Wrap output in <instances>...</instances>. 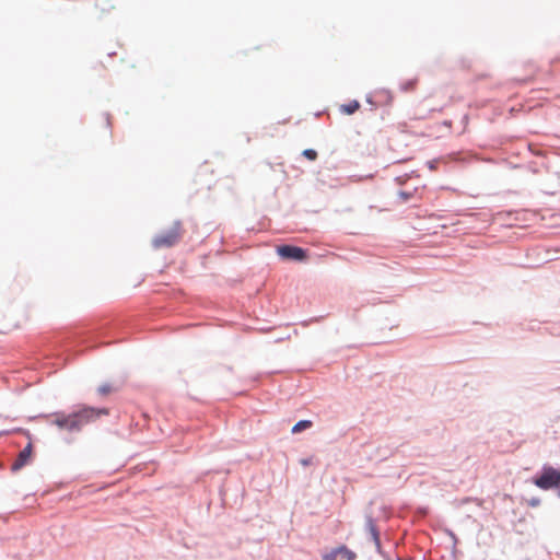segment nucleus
<instances>
[{
  "mask_svg": "<svg viewBox=\"0 0 560 560\" xmlns=\"http://www.w3.org/2000/svg\"><path fill=\"white\" fill-rule=\"evenodd\" d=\"M559 497H560V490H559Z\"/></svg>",
  "mask_w": 560,
  "mask_h": 560,
  "instance_id": "15",
  "label": "nucleus"
},
{
  "mask_svg": "<svg viewBox=\"0 0 560 560\" xmlns=\"http://www.w3.org/2000/svg\"><path fill=\"white\" fill-rule=\"evenodd\" d=\"M372 534H373L374 540L378 544L380 542L378 533L373 526H372Z\"/></svg>",
  "mask_w": 560,
  "mask_h": 560,
  "instance_id": "14",
  "label": "nucleus"
},
{
  "mask_svg": "<svg viewBox=\"0 0 560 560\" xmlns=\"http://www.w3.org/2000/svg\"><path fill=\"white\" fill-rule=\"evenodd\" d=\"M312 421L310 420H301L298 423H295L292 428V433H299L303 430H306L312 427Z\"/></svg>",
  "mask_w": 560,
  "mask_h": 560,
  "instance_id": "8",
  "label": "nucleus"
},
{
  "mask_svg": "<svg viewBox=\"0 0 560 560\" xmlns=\"http://www.w3.org/2000/svg\"><path fill=\"white\" fill-rule=\"evenodd\" d=\"M115 389H116V388H114L112 385H109V384H104V385H101V386L98 387V389H97V390H98V393H100L101 395H108V394H110L112 392H114Z\"/></svg>",
  "mask_w": 560,
  "mask_h": 560,
  "instance_id": "10",
  "label": "nucleus"
},
{
  "mask_svg": "<svg viewBox=\"0 0 560 560\" xmlns=\"http://www.w3.org/2000/svg\"><path fill=\"white\" fill-rule=\"evenodd\" d=\"M33 454V445L28 443L18 455L16 459L11 466L12 471H19L25 465H27L32 459Z\"/></svg>",
  "mask_w": 560,
  "mask_h": 560,
  "instance_id": "6",
  "label": "nucleus"
},
{
  "mask_svg": "<svg viewBox=\"0 0 560 560\" xmlns=\"http://www.w3.org/2000/svg\"><path fill=\"white\" fill-rule=\"evenodd\" d=\"M359 107H360L359 102L352 101L349 104L342 105V110L346 114L351 115V114L355 113L359 109Z\"/></svg>",
  "mask_w": 560,
  "mask_h": 560,
  "instance_id": "9",
  "label": "nucleus"
},
{
  "mask_svg": "<svg viewBox=\"0 0 560 560\" xmlns=\"http://www.w3.org/2000/svg\"><path fill=\"white\" fill-rule=\"evenodd\" d=\"M338 556L339 553L337 552V548H335L329 553L324 555L323 560H336Z\"/></svg>",
  "mask_w": 560,
  "mask_h": 560,
  "instance_id": "12",
  "label": "nucleus"
},
{
  "mask_svg": "<svg viewBox=\"0 0 560 560\" xmlns=\"http://www.w3.org/2000/svg\"><path fill=\"white\" fill-rule=\"evenodd\" d=\"M416 83H417L416 81H408V82L402 84V90H405V91H412L416 88Z\"/></svg>",
  "mask_w": 560,
  "mask_h": 560,
  "instance_id": "13",
  "label": "nucleus"
},
{
  "mask_svg": "<svg viewBox=\"0 0 560 560\" xmlns=\"http://www.w3.org/2000/svg\"><path fill=\"white\" fill-rule=\"evenodd\" d=\"M75 422L78 425V431H80L84 425L94 422L102 416L108 415V409L106 408H93V407H83L80 410L73 412Z\"/></svg>",
  "mask_w": 560,
  "mask_h": 560,
  "instance_id": "3",
  "label": "nucleus"
},
{
  "mask_svg": "<svg viewBox=\"0 0 560 560\" xmlns=\"http://www.w3.org/2000/svg\"><path fill=\"white\" fill-rule=\"evenodd\" d=\"M303 155L311 161H314L317 158V152L313 149H306L303 151Z\"/></svg>",
  "mask_w": 560,
  "mask_h": 560,
  "instance_id": "11",
  "label": "nucleus"
},
{
  "mask_svg": "<svg viewBox=\"0 0 560 560\" xmlns=\"http://www.w3.org/2000/svg\"><path fill=\"white\" fill-rule=\"evenodd\" d=\"M182 234V223L176 221L167 231L156 235L152 241V245L154 248L172 247L179 242Z\"/></svg>",
  "mask_w": 560,
  "mask_h": 560,
  "instance_id": "2",
  "label": "nucleus"
},
{
  "mask_svg": "<svg viewBox=\"0 0 560 560\" xmlns=\"http://www.w3.org/2000/svg\"><path fill=\"white\" fill-rule=\"evenodd\" d=\"M49 422L60 430L78 431L74 413L56 412L49 416Z\"/></svg>",
  "mask_w": 560,
  "mask_h": 560,
  "instance_id": "4",
  "label": "nucleus"
},
{
  "mask_svg": "<svg viewBox=\"0 0 560 560\" xmlns=\"http://www.w3.org/2000/svg\"><path fill=\"white\" fill-rule=\"evenodd\" d=\"M337 552L339 553V556H341L342 558H345L347 560H354L357 558L355 552L348 549L346 546L337 547Z\"/></svg>",
  "mask_w": 560,
  "mask_h": 560,
  "instance_id": "7",
  "label": "nucleus"
},
{
  "mask_svg": "<svg viewBox=\"0 0 560 560\" xmlns=\"http://www.w3.org/2000/svg\"><path fill=\"white\" fill-rule=\"evenodd\" d=\"M534 485L541 490H550L560 487V469L545 465L534 480Z\"/></svg>",
  "mask_w": 560,
  "mask_h": 560,
  "instance_id": "1",
  "label": "nucleus"
},
{
  "mask_svg": "<svg viewBox=\"0 0 560 560\" xmlns=\"http://www.w3.org/2000/svg\"><path fill=\"white\" fill-rule=\"evenodd\" d=\"M277 254L287 260H296L302 261L306 259V252L296 246L292 245H281L277 247Z\"/></svg>",
  "mask_w": 560,
  "mask_h": 560,
  "instance_id": "5",
  "label": "nucleus"
}]
</instances>
